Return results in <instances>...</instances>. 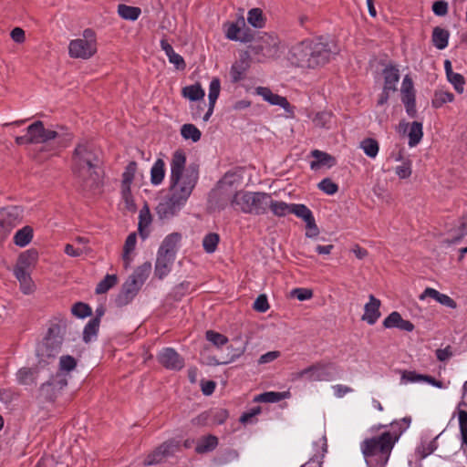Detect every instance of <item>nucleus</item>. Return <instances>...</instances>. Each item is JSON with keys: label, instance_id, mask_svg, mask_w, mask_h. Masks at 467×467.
I'll use <instances>...</instances> for the list:
<instances>
[{"label": "nucleus", "instance_id": "1", "mask_svg": "<svg viewBox=\"0 0 467 467\" xmlns=\"http://www.w3.org/2000/svg\"><path fill=\"white\" fill-rule=\"evenodd\" d=\"M185 164L184 151H174L171 161L169 192L156 207L157 213L161 219L176 215L185 205L198 182V169L192 166L186 168Z\"/></svg>", "mask_w": 467, "mask_h": 467}, {"label": "nucleus", "instance_id": "2", "mask_svg": "<svg viewBox=\"0 0 467 467\" xmlns=\"http://www.w3.org/2000/svg\"><path fill=\"white\" fill-rule=\"evenodd\" d=\"M99 163L98 151L91 142L83 140L76 145L71 157V171L77 183L84 191L93 190L99 186Z\"/></svg>", "mask_w": 467, "mask_h": 467}, {"label": "nucleus", "instance_id": "3", "mask_svg": "<svg viewBox=\"0 0 467 467\" xmlns=\"http://www.w3.org/2000/svg\"><path fill=\"white\" fill-rule=\"evenodd\" d=\"M290 55L292 63L296 67L314 69L323 67L330 60L332 50L328 43L306 39L294 46Z\"/></svg>", "mask_w": 467, "mask_h": 467}, {"label": "nucleus", "instance_id": "4", "mask_svg": "<svg viewBox=\"0 0 467 467\" xmlns=\"http://www.w3.org/2000/svg\"><path fill=\"white\" fill-rule=\"evenodd\" d=\"M399 440V435L385 431L378 437L366 439L361 443V451L366 459L377 456L381 466L386 465L391 451Z\"/></svg>", "mask_w": 467, "mask_h": 467}, {"label": "nucleus", "instance_id": "5", "mask_svg": "<svg viewBox=\"0 0 467 467\" xmlns=\"http://www.w3.org/2000/svg\"><path fill=\"white\" fill-rule=\"evenodd\" d=\"M151 271V265L144 263L135 269L129 278L122 285L119 293L115 298V305L122 307L129 305L137 296L140 289L149 277Z\"/></svg>", "mask_w": 467, "mask_h": 467}, {"label": "nucleus", "instance_id": "6", "mask_svg": "<svg viewBox=\"0 0 467 467\" xmlns=\"http://www.w3.org/2000/svg\"><path fill=\"white\" fill-rule=\"evenodd\" d=\"M65 328V323H56L49 327L47 336L36 348L39 363H48L49 359L54 358L59 353Z\"/></svg>", "mask_w": 467, "mask_h": 467}, {"label": "nucleus", "instance_id": "7", "mask_svg": "<svg viewBox=\"0 0 467 467\" xmlns=\"http://www.w3.org/2000/svg\"><path fill=\"white\" fill-rule=\"evenodd\" d=\"M268 193L250 192L246 191L236 192L232 200L231 206L244 213L264 214V206L267 201Z\"/></svg>", "mask_w": 467, "mask_h": 467}, {"label": "nucleus", "instance_id": "8", "mask_svg": "<svg viewBox=\"0 0 467 467\" xmlns=\"http://www.w3.org/2000/svg\"><path fill=\"white\" fill-rule=\"evenodd\" d=\"M26 131L31 134L33 144L47 143L49 140H57L60 147H66L71 140V135L67 132L64 127H57V130L46 129L44 123L40 120L29 125Z\"/></svg>", "mask_w": 467, "mask_h": 467}, {"label": "nucleus", "instance_id": "9", "mask_svg": "<svg viewBox=\"0 0 467 467\" xmlns=\"http://www.w3.org/2000/svg\"><path fill=\"white\" fill-rule=\"evenodd\" d=\"M96 33L87 28L83 31L81 38L71 40L68 46V53L71 57L88 59L97 53Z\"/></svg>", "mask_w": 467, "mask_h": 467}, {"label": "nucleus", "instance_id": "10", "mask_svg": "<svg viewBox=\"0 0 467 467\" xmlns=\"http://www.w3.org/2000/svg\"><path fill=\"white\" fill-rule=\"evenodd\" d=\"M249 48L254 55L274 58L278 56L280 39L274 34L265 33Z\"/></svg>", "mask_w": 467, "mask_h": 467}, {"label": "nucleus", "instance_id": "11", "mask_svg": "<svg viewBox=\"0 0 467 467\" xmlns=\"http://www.w3.org/2000/svg\"><path fill=\"white\" fill-rule=\"evenodd\" d=\"M335 366L333 363L317 362L296 373L297 379L310 381H328L333 379Z\"/></svg>", "mask_w": 467, "mask_h": 467}, {"label": "nucleus", "instance_id": "12", "mask_svg": "<svg viewBox=\"0 0 467 467\" xmlns=\"http://www.w3.org/2000/svg\"><path fill=\"white\" fill-rule=\"evenodd\" d=\"M67 385V375L63 372H58L40 386L39 392L45 400L53 401L61 394Z\"/></svg>", "mask_w": 467, "mask_h": 467}, {"label": "nucleus", "instance_id": "13", "mask_svg": "<svg viewBox=\"0 0 467 467\" xmlns=\"http://www.w3.org/2000/svg\"><path fill=\"white\" fill-rule=\"evenodd\" d=\"M226 38L233 41H240L243 43L251 42L253 34L246 27L244 17L239 18L235 23L227 22L223 25Z\"/></svg>", "mask_w": 467, "mask_h": 467}, {"label": "nucleus", "instance_id": "14", "mask_svg": "<svg viewBox=\"0 0 467 467\" xmlns=\"http://www.w3.org/2000/svg\"><path fill=\"white\" fill-rule=\"evenodd\" d=\"M180 448L179 441L175 440H170L163 442L152 452H150L144 460V465L150 466L161 462L167 456L172 455Z\"/></svg>", "mask_w": 467, "mask_h": 467}, {"label": "nucleus", "instance_id": "15", "mask_svg": "<svg viewBox=\"0 0 467 467\" xmlns=\"http://www.w3.org/2000/svg\"><path fill=\"white\" fill-rule=\"evenodd\" d=\"M22 210L17 206H11L0 211V230L4 234L9 233L22 220Z\"/></svg>", "mask_w": 467, "mask_h": 467}, {"label": "nucleus", "instance_id": "16", "mask_svg": "<svg viewBox=\"0 0 467 467\" xmlns=\"http://www.w3.org/2000/svg\"><path fill=\"white\" fill-rule=\"evenodd\" d=\"M158 361L165 368L181 370L184 367V359L171 348H163L157 357Z\"/></svg>", "mask_w": 467, "mask_h": 467}, {"label": "nucleus", "instance_id": "17", "mask_svg": "<svg viewBox=\"0 0 467 467\" xmlns=\"http://www.w3.org/2000/svg\"><path fill=\"white\" fill-rule=\"evenodd\" d=\"M398 131L400 133H406L408 131L410 147H415L418 145L423 137L422 123L419 121L409 123L405 120H401L399 123Z\"/></svg>", "mask_w": 467, "mask_h": 467}, {"label": "nucleus", "instance_id": "18", "mask_svg": "<svg viewBox=\"0 0 467 467\" xmlns=\"http://www.w3.org/2000/svg\"><path fill=\"white\" fill-rule=\"evenodd\" d=\"M256 91L258 95L262 96L270 104L280 106L287 113L293 115L295 108L288 102L286 98L274 94L268 88L259 87Z\"/></svg>", "mask_w": 467, "mask_h": 467}, {"label": "nucleus", "instance_id": "19", "mask_svg": "<svg viewBox=\"0 0 467 467\" xmlns=\"http://www.w3.org/2000/svg\"><path fill=\"white\" fill-rule=\"evenodd\" d=\"M368 298L369 301L364 306V314L361 319L369 325H374L380 317L379 307L381 302L373 295H369Z\"/></svg>", "mask_w": 467, "mask_h": 467}, {"label": "nucleus", "instance_id": "20", "mask_svg": "<svg viewBox=\"0 0 467 467\" xmlns=\"http://www.w3.org/2000/svg\"><path fill=\"white\" fill-rule=\"evenodd\" d=\"M383 326L386 328H399L403 331L411 332L414 329V325L410 320L402 318L401 315L397 312H391L383 321Z\"/></svg>", "mask_w": 467, "mask_h": 467}, {"label": "nucleus", "instance_id": "21", "mask_svg": "<svg viewBox=\"0 0 467 467\" xmlns=\"http://www.w3.org/2000/svg\"><path fill=\"white\" fill-rule=\"evenodd\" d=\"M136 171H137V162L130 161L126 166L125 171L122 174V184H121L122 196L127 203L131 199L130 185L133 182Z\"/></svg>", "mask_w": 467, "mask_h": 467}, {"label": "nucleus", "instance_id": "22", "mask_svg": "<svg viewBox=\"0 0 467 467\" xmlns=\"http://www.w3.org/2000/svg\"><path fill=\"white\" fill-rule=\"evenodd\" d=\"M426 297H431L435 301L439 302L442 306H445L450 308H456V302L445 294H441L434 288L427 287L422 294L420 295V300H424Z\"/></svg>", "mask_w": 467, "mask_h": 467}, {"label": "nucleus", "instance_id": "23", "mask_svg": "<svg viewBox=\"0 0 467 467\" xmlns=\"http://www.w3.org/2000/svg\"><path fill=\"white\" fill-rule=\"evenodd\" d=\"M20 385L32 386L36 384L38 369L36 368H21L16 374Z\"/></svg>", "mask_w": 467, "mask_h": 467}, {"label": "nucleus", "instance_id": "24", "mask_svg": "<svg viewBox=\"0 0 467 467\" xmlns=\"http://www.w3.org/2000/svg\"><path fill=\"white\" fill-rule=\"evenodd\" d=\"M182 240V235L179 233H172L169 235H167L164 240L162 241V244L158 251V253L163 254H169L171 256L175 255L176 248L178 244Z\"/></svg>", "mask_w": 467, "mask_h": 467}, {"label": "nucleus", "instance_id": "25", "mask_svg": "<svg viewBox=\"0 0 467 467\" xmlns=\"http://www.w3.org/2000/svg\"><path fill=\"white\" fill-rule=\"evenodd\" d=\"M267 209H270L275 215L282 217L290 213L291 204H287L282 201H275L272 199L271 195L268 194L267 201L264 206V214L266 213Z\"/></svg>", "mask_w": 467, "mask_h": 467}, {"label": "nucleus", "instance_id": "26", "mask_svg": "<svg viewBox=\"0 0 467 467\" xmlns=\"http://www.w3.org/2000/svg\"><path fill=\"white\" fill-rule=\"evenodd\" d=\"M384 86L383 88L395 92L397 90V83L400 80V71L396 67L389 66L383 70Z\"/></svg>", "mask_w": 467, "mask_h": 467}, {"label": "nucleus", "instance_id": "27", "mask_svg": "<svg viewBox=\"0 0 467 467\" xmlns=\"http://www.w3.org/2000/svg\"><path fill=\"white\" fill-rule=\"evenodd\" d=\"M173 260V256L158 253L155 265V275L160 279H162L164 276H166L171 270Z\"/></svg>", "mask_w": 467, "mask_h": 467}, {"label": "nucleus", "instance_id": "28", "mask_svg": "<svg viewBox=\"0 0 467 467\" xmlns=\"http://www.w3.org/2000/svg\"><path fill=\"white\" fill-rule=\"evenodd\" d=\"M220 90H221L220 79L218 78H213L211 83H210V86H209V95H208V98H209V109L205 113V115L203 116V120L204 121H207L210 119L211 115L213 114L215 102H216V100H217V99L219 97V94H220Z\"/></svg>", "mask_w": 467, "mask_h": 467}, {"label": "nucleus", "instance_id": "29", "mask_svg": "<svg viewBox=\"0 0 467 467\" xmlns=\"http://www.w3.org/2000/svg\"><path fill=\"white\" fill-rule=\"evenodd\" d=\"M152 221L151 214L148 206H144L139 214V224L138 230L140 237L142 239H146L149 236V226L150 225Z\"/></svg>", "mask_w": 467, "mask_h": 467}, {"label": "nucleus", "instance_id": "30", "mask_svg": "<svg viewBox=\"0 0 467 467\" xmlns=\"http://www.w3.org/2000/svg\"><path fill=\"white\" fill-rule=\"evenodd\" d=\"M249 67V62L246 58H241L232 65L230 77L232 82L237 83L244 78L245 73Z\"/></svg>", "mask_w": 467, "mask_h": 467}, {"label": "nucleus", "instance_id": "31", "mask_svg": "<svg viewBox=\"0 0 467 467\" xmlns=\"http://www.w3.org/2000/svg\"><path fill=\"white\" fill-rule=\"evenodd\" d=\"M449 36L448 30L436 26L432 31V43L438 49H444L448 46Z\"/></svg>", "mask_w": 467, "mask_h": 467}, {"label": "nucleus", "instance_id": "32", "mask_svg": "<svg viewBox=\"0 0 467 467\" xmlns=\"http://www.w3.org/2000/svg\"><path fill=\"white\" fill-rule=\"evenodd\" d=\"M165 176V162L162 159H158L150 170V182L153 185H159L162 182Z\"/></svg>", "mask_w": 467, "mask_h": 467}, {"label": "nucleus", "instance_id": "33", "mask_svg": "<svg viewBox=\"0 0 467 467\" xmlns=\"http://www.w3.org/2000/svg\"><path fill=\"white\" fill-rule=\"evenodd\" d=\"M14 275L19 281L21 289L25 294H28L33 291L32 279L28 270L15 268Z\"/></svg>", "mask_w": 467, "mask_h": 467}, {"label": "nucleus", "instance_id": "34", "mask_svg": "<svg viewBox=\"0 0 467 467\" xmlns=\"http://www.w3.org/2000/svg\"><path fill=\"white\" fill-rule=\"evenodd\" d=\"M312 156L317 160L316 161L311 162L312 169L319 166L331 167L336 164V160L334 157L318 150H313Z\"/></svg>", "mask_w": 467, "mask_h": 467}, {"label": "nucleus", "instance_id": "35", "mask_svg": "<svg viewBox=\"0 0 467 467\" xmlns=\"http://www.w3.org/2000/svg\"><path fill=\"white\" fill-rule=\"evenodd\" d=\"M290 393L288 391L284 392H275V391H268L264 392L262 394L257 395L254 398V401L257 402H265V403H275L281 401L286 398H288Z\"/></svg>", "mask_w": 467, "mask_h": 467}, {"label": "nucleus", "instance_id": "36", "mask_svg": "<svg viewBox=\"0 0 467 467\" xmlns=\"http://www.w3.org/2000/svg\"><path fill=\"white\" fill-rule=\"evenodd\" d=\"M218 445V439L213 435L202 437L197 443L195 451L198 453H205L213 451Z\"/></svg>", "mask_w": 467, "mask_h": 467}, {"label": "nucleus", "instance_id": "37", "mask_svg": "<svg viewBox=\"0 0 467 467\" xmlns=\"http://www.w3.org/2000/svg\"><path fill=\"white\" fill-rule=\"evenodd\" d=\"M332 117V113L326 110L316 112L313 116L309 115V118H311L314 126L321 129L330 128Z\"/></svg>", "mask_w": 467, "mask_h": 467}, {"label": "nucleus", "instance_id": "38", "mask_svg": "<svg viewBox=\"0 0 467 467\" xmlns=\"http://www.w3.org/2000/svg\"><path fill=\"white\" fill-rule=\"evenodd\" d=\"M401 101H410L415 100V89L412 78L406 75L402 80L401 84Z\"/></svg>", "mask_w": 467, "mask_h": 467}, {"label": "nucleus", "instance_id": "39", "mask_svg": "<svg viewBox=\"0 0 467 467\" xmlns=\"http://www.w3.org/2000/svg\"><path fill=\"white\" fill-rule=\"evenodd\" d=\"M141 13L140 7L130 6L124 4L118 5L119 16L125 20H137Z\"/></svg>", "mask_w": 467, "mask_h": 467}, {"label": "nucleus", "instance_id": "40", "mask_svg": "<svg viewBox=\"0 0 467 467\" xmlns=\"http://www.w3.org/2000/svg\"><path fill=\"white\" fill-rule=\"evenodd\" d=\"M32 238L33 229L30 226H25L16 233L14 242L16 245L24 247L31 242Z\"/></svg>", "mask_w": 467, "mask_h": 467}, {"label": "nucleus", "instance_id": "41", "mask_svg": "<svg viewBox=\"0 0 467 467\" xmlns=\"http://www.w3.org/2000/svg\"><path fill=\"white\" fill-rule=\"evenodd\" d=\"M36 257L37 254L35 251L25 252L19 255L15 268L28 270L36 262Z\"/></svg>", "mask_w": 467, "mask_h": 467}, {"label": "nucleus", "instance_id": "42", "mask_svg": "<svg viewBox=\"0 0 467 467\" xmlns=\"http://www.w3.org/2000/svg\"><path fill=\"white\" fill-rule=\"evenodd\" d=\"M137 236L135 233H132L128 235L124 247H123V262L125 268H128L130 263V254L134 250L136 245Z\"/></svg>", "mask_w": 467, "mask_h": 467}, {"label": "nucleus", "instance_id": "43", "mask_svg": "<svg viewBox=\"0 0 467 467\" xmlns=\"http://www.w3.org/2000/svg\"><path fill=\"white\" fill-rule=\"evenodd\" d=\"M182 96L189 99L192 101L202 99L205 93L200 84H194L187 86L182 88Z\"/></svg>", "mask_w": 467, "mask_h": 467}, {"label": "nucleus", "instance_id": "44", "mask_svg": "<svg viewBox=\"0 0 467 467\" xmlns=\"http://www.w3.org/2000/svg\"><path fill=\"white\" fill-rule=\"evenodd\" d=\"M181 135L184 140H191L193 142L200 140L202 133L193 124H183L181 128Z\"/></svg>", "mask_w": 467, "mask_h": 467}, {"label": "nucleus", "instance_id": "45", "mask_svg": "<svg viewBox=\"0 0 467 467\" xmlns=\"http://www.w3.org/2000/svg\"><path fill=\"white\" fill-rule=\"evenodd\" d=\"M99 328V318H92L85 326L83 331V340L86 343L90 342L98 335Z\"/></svg>", "mask_w": 467, "mask_h": 467}, {"label": "nucleus", "instance_id": "46", "mask_svg": "<svg viewBox=\"0 0 467 467\" xmlns=\"http://www.w3.org/2000/svg\"><path fill=\"white\" fill-rule=\"evenodd\" d=\"M454 99V95L451 92L446 90H437L434 93V97L431 101L433 108H441L442 105L448 102H451Z\"/></svg>", "mask_w": 467, "mask_h": 467}, {"label": "nucleus", "instance_id": "47", "mask_svg": "<svg viewBox=\"0 0 467 467\" xmlns=\"http://www.w3.org/2000/svg\"><path fill=\"white\" fill-rule=\"evenodd\" d=\"M248 23L255 28H262L265 24L263 11L260 8H253L248 12Z\"/></svg>", "mask_w": 467, "mask_h": 467}, {"label": "nucleus", "instance_id": "48", "mask_svg": "<svg viewBox=\"0 0 467 467\" xmlns=\"http://www.w3.org/2000/svg\"><path fill=\"white\" fill-rule=\"evenodd\" d=\"M219 241V234L215 233H210L206 234L202 240V246L204 251L208 254L213 253L217 248Z\"/></svg>", "mask_w": 467, "mask_h": 467}, {"label": "nucleus", "instance_id": "49", "mask_svg": "<svg viewBox=\"0 0 467 467\" xmlns=\"http://www.w3.org/2000/svg\"><path fill=\"white\" fill-rule=\"evenodd\" d=\"M118 282L116 275H107L96 287L97 294H104L113 287Z\"/></svg>", "mask_w": 467, "mask_h": 467}, {"label": "nucleus", "instance_id": "50", "mask_svg": "<svg viewBox=\"0 0 467 467\" xmlns=\"http://www.w3.org/2000/svg\"><path fill=\"white\" fill-rule=\"evenodd\" d=\"M360 147L362 148L366 155H368L370 158H375L378 155L379 149L378 141L374 139H365L361 142Z\"/></svg>", "mask_w": 467, "mask_h": 467}, {"label": "nucleus", "instance_id": "51", "mask_svg": "<svg viewBox=\"0 0 467 467\" xmlns=\"http://www.w3.org/2000/svg\"><path fill=\"white\" fill-rule=\"evenodd\" d=\"M290 213L295 214L298 218H301L303 221H306L308 217L313 215L312 212L309 208H307L305 204H291Z\"/></svg>", "mask_w": 467, "mask_h": 467}, {"label": "nucleus", "instance_id": "52", "mask_svg": "<svg viewBox=\"0 0 467 467\" xmlns=\"http://www.w3.org/2000/svg\"><path fill=\"white\" fill-rule=\"evenodd\" d=\"M71 311L74 316L80 318L87 317L88 316H91L92 314L90 306L82 302H78L74 304L71 308Z\"/></svg>", "mask_w": 467, "mask_h": 467}, {"label": "nucleus", "instance_id": "53", "mask_svg": "<svg viewBox=\"0 0 467 467\" xmlns=\"http://www.w3.org/2000/svg\"><path fill=\"white\" fill-rule=\"evenodd\" d=\"M206 339L217 348H220L228 342L227 337L213 330H208L206 332Z\"/></svg>", "mask_w": 467, "mask_h": 467}, {"label": "nucleus", "instance_id": "54", "mask_svg": "<svg viewBox=\"0 0 467 467\" xmlns=\"http://www.w3.org/2000/svg\"><path fill=\"white\" fill-rule=\"evenodd\" d=\"M211 424H223L228 418V411L224 409L210 410Z\"/></svg>", "mask_w": 467, "mask_h": 467}, {"label": "nucleus", "instance_id": "55", "mask_svg": "<svg viewBox=\"0 0 467 467\" xmlns=\"http://www.w3.org/2000/svg\"><path fill=\"white\" fill-rule=\"evenodd\" d=\"M448 80L453 85L454 89L462 94L464 91L465 79L462 75L459 73H451L447 76Z\"/></svg>", "mask_w": 467, "mask_h": 467}, {"label": "nucleus", "instance_id": "56", "mask_svg": "<svg viewBox=\"0 0 467 467\" xmlns=\"http://www.w3.org/2000/svg\"><path fill=\"white\" fill-rule=\"evenodd\" d=\"M318 188L328 195H333L338 191V186L331 179L325 178L318 183Z\"/></svg>", "mask_w": 467, "mask_h": 467}, {"label": "nucleus", "instance_id": "57", "mask_svg": "<svg viewBox=\"0 0 467 467\" xmlns=\"http://www.w3.org/2000/svg\"><path fill=\"white\" fill-rule=\"evenodd\" d=\"M77 366L76 359L69 355L62 356L59 360V368L61 371L69 372Z\"/></svg>", "mask_w": 467, "mask_h": 467}, {"label": "nucleus", "instance_id": "58", "mask_svg": "<svg viewBox=\"0 0 467 467\" xmlns=\"http://www.w3.org/2000/svg\"><path fill=\"white\" fill-rule=\"evenodd\" d=\"M458 231H459V234L456 236H453L449 241L450 244L458 243L465 234H467V213L461 218L459 226H458Z\"/></svg>", "mask_w": 467, "mask_h": 467}, {"label": "nucleus", "instance_id": "59", "mask_svg": "<svg viewBox=\"0 0 467 467\" xmlns=\"http://www.w3.org/2000/svg\"><path fill=\"white\" fill-rule=\"evenodd\" d=\"M291 296L297 298L299 301H305L312 298L313 292L307 288H295L291 291Z\"/></svg>", "mask_w": 467, "mask_h": 467}, {"label": "nucleus", "instance_id": "60", "mask_svg": "<svg viewBox=\"0 0 467 467\" xmlns=\"http://www.w3.org/2000/svg\"><path fill=\"white\" fill-rule=\"evenodd\" d=\"M396 174L400 179H407L411 175V162L410 161H404L401 165L396 167Z\"/></svg>", "mask_w": 467, "mask_h": 467}, {"label": "nucleus", "instance_id": "61", "mask_svg": "<svg viewBox=\"0 0 467 467\" xmlns=\"http://www.w3.org/2000/svg\"><path fill=\"white\" fill-rule=\"evenodd\" d=\"M422 379H423V375L418 374L415 371L405 370L402 372V375H401V381L404 383L422 381Z\"/></svg>", "mask_w": 467, "mask_h": 467}, {"label": "nucleus", "instance_id": "62", "mask_svg": "<svg viewBox=\"0 0 467 467\" xmlns=\"http://www.w3.org/2000/svg\"><path fill=\"white\" fill-rule=\"evenodd\" d=\"M269 308L267 298L265 295H260L254 303V309L258 312H265Z\"/></svg>", "mask_w": 467, "mask_h": 467}, {"label": "nucleus", "instance_id": "63", "mask_svg": "<svg viewBox=\"0 0 467 467\" xmlns=\"http://www.w3.org/2000/svg\"><path fill=\"white\" fill-rule=\"evenodd\" d=\"M432 11L437 16H445L448 13V3L443 0L434 2Z\"/></svg>", "mask_w": 467, "mask_h": 467}, {"label": "nucleus", "instance_id": "64", "mask_svg": "<svg viewBox=\"0 0 467 467\" xmlns=\"http://www.w3.org/2000/svg\"><path fill=\"white\" fill-rule=\"evenodd\" d=\"M169 61L173 64L177 69H184L186 67L183 57L175 51L168 57Z\"/></svg>", "mask_w": 467, "mask_h": 467}]
</instances>
